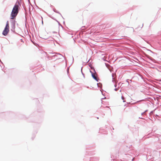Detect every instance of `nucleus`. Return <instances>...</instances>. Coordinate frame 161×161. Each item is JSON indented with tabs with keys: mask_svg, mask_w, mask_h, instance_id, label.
Listing matches in <instances>:
<instances>
[{
	"mask_svg": "<svg viewBox=\"0 0 161 161\" xmlns=\"http://www.w3.org/2000/svg\"><path fill=\"white\" fill-rule=\"evenodd\" d=\"M19 6L17 3H16L14 6L11 14V19H14L17 15L18 13Z\"/></svg>",
	"mask_w": 161,
	"mask_h": 161,
	"instance_id": "nucleus-1",
	"label": "nucleus"
},
{
	"mask_svg": "<svg viewBox=\"0 0 161 161\" xmlns=\"http://www.w3.org/2000/svg\"><path fill=\"white\" fill-rule=\"evenodd\" d=\"M9 23L8 21L6 22V26L3 32V34L4 36H6L9 31Z\"/></svg>",
	"mask_w": 161,
	"mask_h": 161,
	"instance_id": "nucleus-2",
	"label": "nucleus"
},
{
	"mask_svg": "<svg viewBox=\"0 0 161 161\" xmlns=\"http://www.w3.org/2000/svg\"><path fill=\"white\" fill-rule=\"evenodd\" d=\"M115 74H113L112 75V77H113V79H114L115 78H114V76H115Z\"/></svg>",
	"mask_w": 161,
	"mask_h": 161,
	"instance_id": "nucleus-4",
	"label": "nucleus"
},
{
	"mask_svg": "<svg viewBox=\"0 0 161 161\" xmlns=\"http://www.w3.org/2000/svg\"><path fill=\"white\" fill-rule=\"evenodd\" d=\"M121 98H122V99L123 100H124L125 99L124 97L123 96L121 97Z\"/></svg>",
	"mask_w": 161,
	"mask_h": 161,
	"instance_id": "nucleus-5",
	"label": "nucleus"
},
{
	"mask_svg": "<svg viewBox=\"0 0 161 161\" xmlns=\"http://www.w3.org/2000/svg\"><path fill=\"white\" fill-rule=\"evenodd\" d=\"M43 38H44V39H46L45 38H44V37H42Z\"/></svg>",
	"mask_w": 161,
	"mask_h": 161,
	"instance_id": "nucleus-6",
	"label": "nucleus"
},
{
	"mask_svg": "<svg viewBox=\"0 0 161 161\" xmlns=\"http://www.w3.org/2000/svg\"><path fill=\"white\" fill-rule=\"evenodd\" d=\"M92 77L95 80H97V81H98L97 77L96 76V74H95L92 73Z\"/></svg>",
	"mask_w": 161,
	"mask_h": 161,
	"instance_id": "nucleus-3",
	"label": "nucleus"
}]
</instances>
